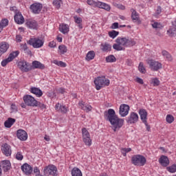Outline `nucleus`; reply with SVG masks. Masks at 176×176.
Listing matches in <instances>:
<instances>
[{"label": "nucleus", "instance_id": "obj_1", "mask_svg": "<svg viewBox=\"0 0 176 176\" xmlns=\"http://www.w3.org/2000/svg\"><path fill=\"white\" fill-rule=\"evenodd\" d=\"M104 116L107 118V120L112 125L113 131H118L122 126H123L124 120L122 118H118L115 110L113 109H109L107 111H105Z\"/></svg>", "mask_w": 176, "mask_h": 176}, {"label": "nucleus", "instance_id": "obj_2", "mask_svg": "<svg viewBox=\"0 0 176 176\" xmlns=\"http://www.w3.org/2000/svg\"><path fill=\"white\" fill-rule=\"evenodd\" d=\"M132 164L141 167L146 164V158L144 155H135L131 157Z\"/></svg>", "mask_w": 176, "mask_h": 176}, {"label": "nucleus", "instance_id": "obj_3", "mask_svg": "<svg viewBox=\"0 0 176 176\" xmlns=\"http://www.w3.org/2000/svg\"><path fill=\"white\" fill-rule=\"evenodd\" d=\"M116 43H114L113 45V49H114V50H117V52H120L122 50H124V47H123L122 46H126L127 38L125 37H118L116 40Z\"/></svg>", "mask_w": 176, "mask_h": 176}, {"label": "nucleus", "instance_id": "obj_4", "mask_svg": "<svg viewBox=\"0 0 176 176\" xmlns=\"http://www.w3.org/2000/svg\"><path fill=\"white\" fill-rule=\"evenodd\" d=\"M94 82L96 85V90H101L102 87L109 86V80H107L105 76H99L95 78Z\"/></svg>", "mask_w": 176, "mask_h": 176}, {"label": "nucleus", "instance_id": "obj_5", "mask_svg": "<svg viewBox=\"0 0 176 176\" xmlns=\"http://www.w3.org/2000/svg\"><path fill=\"white\" fill-rule=\"evenodd\" d=\"M87 3H88L90 6H96V8H100V9H104L107 12L111 10V6L109 5L102 3L101 1H94L93 0H87Z\"/></svg>", "mask_w": 176, "mask_h": 176}, {"label": "nucleus", "instance_id": "obj_6", "mask_svg": "<svg viewBox=\"0 0 176 176\" xmlns=\"http://www.w3.org/2000/svg\"><path fill=\"white\" fill-rule=\"evenodd\" d=\"M147 64H148L149 68L151 69V71L157 72L163 68V65H162L161 63L153 59H148Z\"/></svg>", "mask_w": 176, "mask_h": 176}, {"label": "nucleus", "instance_id": "obj_7", "mask_svg": "<svg viewBox=\"0 0 176 176\" xmlns=\"http://www.w3.org/2000/svg\"><path fill=\"white\" fill-rule=\"evenodd\" d=\"M28 43L32 46L34 49H39L43 46L45 41L43 40L39 39L38 38H30Z\"/></svg>", "mask_w": 176, "mask_h": 176}, {"label": "nucleus", "instance_id": "obj_8", "mask_svg": "<svg viewBox=\"0 0 176 176\" xmlns=\"http://www.w3.org/2000/svg\"><path fill=\"white\" fill-rule=\"evenodd\" d=\"M44 175L57 176V167L54 165H49L43 170Z\"/></svg>", "mask_w": 176, "mask_h": 176}, {"label": "nucleus", "instance_id": "obj_9", "mask_svg": "<svg viewBox=\"0 0 176 176\" xmlns=\"http://www.w3.org/2000/svg\"><path fill=\"white\" fill-rule=\"evenodd\" d=\"M82 134L83 142L85 144V145L90 146V145H91V139L90 138V133H89V131H87L86 128H82Z\"/></svg>", "mask_w": 176, "mask_h": 176}, {"label": "nucleus", "instance_id": "obj_10", "mask_svg": "<svg viewBox=\"0 0 176 176\" xmlns=\"http://www.w3.org/2000/svg\"><path fill=\"white\" fill-rule=\"evenodd\" d=\"M23 101L28 107H35L36 104H37V100H35V98L30 95L24 96Z\"/></svg>", "mask_w": 176, "mask_h": 176}, {"label": "nucleus", "instance_id": "obj_11", "mask_svg": "<svg viewBox=\"0 0 176 176\" xmlns=\"http://www.w3.org/2000/svg\"><path fill=\"white\" fill-rule=\"evenodd\" d=\"M18 67L22 72H30L31 67L30 63L25 60H21L18 63Z\"/></svg>", "mask_w": 176, "mask_h": 176}, {"label": "nucleus", "instance_id": "obj_12", "mask_svg": "<svg viewBox=\"0 0 176 176\" xmlns=\"http://www.w3.org/2000/svg\"><path fill=\"white\" fill-rule=\"evenodd\" d=\"M43 6L39 3H34L30 6V10L32 11V13L34 14H39L42 10Z\"/></svg>", "mask_w": 176, "mask_h": 176}, {"label": "nucleus", "instance_id": "obj_13", "mask_svg": "<svg viewBox=\"0 0 176 176\" xmlns=\"http://www.w3.org/2000/svg\"><path fill=\"white\" fill-rule=\"evenodd\" d=\"M129 111H130V107L129 105L122 104L120 106L119 113L122 118L127 116L129 115Z\"/></svg>", "mask_w": 176, "mask_h": 176}, {"label": "nucleus", "instance_id": "obj_14", "mask_svg": "<svg viewBox=\"0 0 176 176\" xmlns=\"http://www.w3.org/2000/svg\"><path fill=\"white\" fill-rule=\"evenodd\" d=\"M1 152L5 156H10L12 155V147L7 143L1 145Z\"/></svg>", "mask_w": 176, "mask_h": 176}, {"label": "nucleus", "instance_id": "obj_15", "mask_svg": "<svg viewBox=\"0 0 176 176\" xmlns=\"http://www.w3.org/2000/svg\"><path fill=\"white\" fill-rule=\"evenodd\" d=\"M16 137L19 140H21V141H26L27 138H28V134L25 131L19 129L17 131Z\"/></svg>", "mask_w": 176, "mask_h": 176}, {"label": "nucleus", "instance_id": "obj_16", "mask_svg": "<svg viewBox=\"0 0 176 176\" xmlns=\"http://www.w3.org/2000/svg\"><path fill=\"white\" fill-rule=\"evenodd\" d=\"M14 19L16 24H24V21H25L24 16H23V14H21V12H16Z\"/></svg>", "mask_w": 176, "mask_h": 176}, {"label": "nucleus", "instance_id": "obj_17", "mask_svg": "<svg viewBox=\"0 0 176 176\" xmlns=\"http://www.w3.org/2000/svg\"><path fill=\"white\" fill-rule=\"evenodd\" d=\"M1 167H2L3 171L5 173L9 171L12 167V164H10V161L6 160L1 162L0 164Z\"/></svg>", "mask_w": 176, "mask_h": 176}, {"label": "nucleus", "instance_id": "obj_18", "mask_svg": "<svg viewBox=\"0 0 176 176\" xmlns=\"http://www.w3.org/2000/svg\"><path fill=\"white\" fill-rule=\"evenodd\" d=\"M131 19L133 23H137L138 24H141V20H140V14L133 8L131 9Z\"/></svg>", "mask_w": 176, "mask_h": 176}, {"label": "nucleus", "instance_id": "obj_19", "mask_svg": "<svg viewBox=\"0 0 176 176\" xmlns=\"http://www.w3.org/2000/svg\"><path fill=\"white\" fill-rule=\"evenodd\" d=\"M27 27L31 30H37L38 28V22L35 20L28 19L25 23Z\"/></svg>", "mask_w": 176, "mask_h": 176}, {"label": "nucleus", "instance_id": "obj_20", "mask_svg": "<svg viewBox=\"0 0 176 176\" xmlns=\"http://www.w3.org/2000/svg\"><path fill=\"white\" fill-rule=\"evenodd\" d=\"M21 168L26 175H30L32 173V167L28 164H24Z\"/></svg>", "mask_w": 176, "mask_h": 176}, {"label": "nucleus", "instance_id": "obj_21", "mask_svg": "<svg viewBox=\"0 0 176 176\" xmlns=\"http://www.w3.org/2000/svg\"><path fill=\"white\" fill-rule=\"evenodd\" d=\"M159 163H160L163 167H167V166L170 164V160L167 156L162 155L159 159Z\"/></svg>", "mask_w": 176, "mask_h": 176}, {"label": "nucleus", "instance_id": "obj_22", "mask_svg": "<svg viewBox=\"0 0 176 176\" xmlns=\"http://www.w3.org/2000/svg\"><path fill=\"white\" fill-rule=\"evenodd\" d=\"M139 115H140L141 120L143 123H146L148 119V112L146 110L142 109L139 111Z\"/></svg>", "mask_w": 176, "mask_h": 176}, {"label": "nucleus", "instance_id": "obj_23", "mask_svg": "<svg viewBox=\"0 0 176 176\" xmlns=\"http://www.w3.org/2000/svg\"><path fill=\"white\" fill-rule=\"evenodd\" d=\"M128 123H135L138 122V114L133 112L130 114V116L127 119Z\"/></svg>", "mask_w": 176, "mask_h": 176}, {"label": "nucleus", "instance_id": "obj_24", "mask_svg": "<svg viewBox=\"0 0 176 176\" xmlns=\"http://www.w3.org/2000/svg\"><path fill=\"white\" fill-rule=\"evenodd\" d=\"M8 49H9V44L6 42H2L0 44V57L3 54V53H6V52H8Z\"/></svg>", "mask_w": 176, "mask_h": 176}, {"label": "nucleus", "instance_id": "obj_25", "mask_svg": "<svg viewBox=\"0 0 176 176\" xmlns=\"http://www.w3.org/2000/svg\"><path fill=\"white\" fill-rule=\"evenodd\" d=\"M14 123H16V119L9 118H8L7 120L5 121L4 126L7 129H10V127H12V126H13V124H14Z\"/></svg>", "mask_w": 176, "mask_h": 176}, {"label": "nucleus", "instance_id": "obj_26", "mask_svg": "<svg viewBox=\"0 0 176 176\" xmlns=\"http://www.w3.org/2000/svg\"><path fill=\"white\" fill-rule=\"evenodd\" d=\"M30 92L32 93L33 94H35L36 97H42L43 95V93L42 92V90L37 87H32L30 88Z\"/></svg>", "mask_w": 176, "mask_h": 176}, {"label": "nucleus", "instance_id": "obj_27", "mask_svg": "<svg viewBox=\"0 0 176 176\" xmlns=\"http://www.w3.org/2000/svg\"><path fill=\"white\" fill-rule=\"evenodd\" d=\"M59 31L62 32V34H68L69 32V26L67 24H60L59 25Z\"/></svg>", "mask_w": 176, "mask_h": 176}, {"label": "nucleus", "instance_id": "obj_28", "mask_svg": "<svg viewBox=\"0 0 176 176\" xmlns=\"http://www.w3.org/2000/svg\"><path fill=\"white\" fill-rule=\"evenodd\" d=\"M55 109L56 111H60L62 113H67V112H68V109L66 108V107L61 105L60 103L56 104Z\"/></svg>", "mask_w": 176, "mask_h": 176}, {"label": "nucleus", "instance_id": "obj_29", "mask_svg": "<svg viewBox=\"0 0 176 176\" xmlns=\"http://www.w3.org/2000/svg\"><path fill=\"white\" fill-rule=\"evenodd\" d=\"M32 67L34 69H45V65L42 64L38 60H34L32 62Z\"/></svg>", "mask_w": 176, "mask_h": 176}, {"label": "nucleus", "instance_id": "obj_30", "mask_svg": "<svg viewBox=\"0 0 176 176\" xmlns=\"http://www.w3.org/2000/svg\"><path fill=\"white\" fill-rule=\"evenodd\" d=\"M101 50L102 52H111V50L112 49V46L109 43H102L101 44Z\"/></svg>", "mask_w": 176, "mask_h": 176}, {"label": "nucleus", "instance_id": "obj_31", "mask_svg": "<svg viewBox=\"0 0 176 176\" xmlns=\"http://www.w3.org/2000/svg\"><path fill=\"white\" fill-rule=\"evenodd\" d=\"M8 25L9 21L8 19H2L0 22V32H2V31H3V28H5V27H8Z\"/></svg>", "mask_w": 176, "mask_h": 176}, {"label": "nucleus", "instance_id": "obj_32", "mask_svg": "<svg viewBox=\"0 0 176 176\" xmlns=\"http://www.w3.org/2000/svg\"><path fill=\"white\" fill-rule=\"evenodd\" d=\"M19 54H20V52L19 51H14L11 52L8 57V60H10V61H13L14 58H16V57H17Z\"/></svg>", "mask_w": 176, "mask_h": 176}, {"label": "nucleus", "instance_id": "obj_33", "mask_svg": "<svg viewBox=\"0 0 176 176\" xmlns=\"http://www.w3.org/2000/svg\"><path fill=\"white\" fill-rule=\"evenodd\" d=\"M72 176H82V171L80 169L75 167L72 170Z\"/></svg>", "mask_w": 176, "mask_h": 176}, {"label": "nucleus", "instance_id": "obj_34", "mask_svg": "<svg viewBox=\"0 0 176 176\" xmlns=\"http://www.w3.org/2000/svg\"><path fill=\"white\" fill-rule=\"evenodd\" d=\"M162 54L168 61H173V56H171V54L168 52L163 50Z\"/></svg>", "mask_w": 176, "mask_h": 176}, {"label": "nucleus", "instance_id": "obj_35", "mask_svg": "<svg viewBox=\"0 0 176 176\" xmlns=\"http://www.w3.org/2000/svg\"><path fill=\"white\" fill-rule=\"evenodd\" d=\"M94 57H96V53L94 51H90L87 54L86 60L90 61V60H93Z\"/></svg>", "mask_w": 176, "mask_h": 176}, {"label": "nucleus", "instance_id": "obj_36", "mask_svg": "<svg viewBox=\"0 0 176 176\" xmlns=\"http://www.w3.org/2000/svg\"><path fill=\"white\" fill-rule=\"evenodd\" d=\"M167 33L170 37L176 36V28H170L167 30Z\"/></svg>", "mask_w": 176, "mask_h": 176}, {"label": "nucleus", "instance_id": "obj_37", "mask_svg": "<svg viewBox=\"0 0 176 176\" xmlns=\"http://www.w3.org/2000/svg\"><path fill=\"white\" fill-rule=\"evenodd\" d=\"M58 50H59L60 54H65V53H67V52H68V49H67V46H65L64 45H59Z\"/></svg>", "mask_w": 176, "mask_h": 176}, {"label": "nucleus", "instance_id": "obj_38", "mask_svg": "<svg viewBox=\"0 0 176 176\" xmlns=\"http://www.w3.org/2000/svg\"><path fill=\"white\" fill-rule=\"evenodd\" d=\"M119 35V32H117L116 30H112L111 32H109V36L110 38H112V39H115L116 37H117Z\"/></svg>", "mask_w": 176, "mask_h": 176}, {"label": "nucleus", "instance_id": "obj_39", "mask_svg": "<svg viewBox=\"0 0 176 176\" xmlns=\"http://www.w3.org/2000/svg\"><path fill=\"white\" fill-rule=\"evenodd\" d=\"M61 3H63V1L61 0H54L53 1V5L56 9L61 8Z\"/></svg>", "mask_w": 176, "mask_h": 176}, {"label": "nucleus", "instance_id": "obj_40", "mask_svg": "<svg viewBox=\"0 0 176 176\" xmlns=\"http://www.w3.org/2000/svg\"><path fill=\"white\" fill-rule=\"evenodd\" d=\"M120 151L123 156L126 157L127 155V153H129V152H131V148H121Z\"/></svg>", "mask_w": 176, "mask_h": 176}, {"label": "nucleus", "instance_id": "obj_41", "mask_svg": "<svg viewBox=\"0 0 176 176\" xmlns=\"http://www.w3.org/2000/svg\"><path fill=\"white\" fill-rule=\"evenodd\" d=\"M54 64H56V65H58V67H62L63 68L67 67V63H65L63 61L58 60H54Z\"/></svg>", "mask_w": 176, "mask_h": 176}, {"label": "nucleus", "instance_id": "obj_42", "mask_svg": "<svg viewBox=\"0 0 176 176\" xmlns=\"http://www.w3.org/2000/svg\"><path fill=\"white\" fill-rule=\"evenodd\" d=\"M107 63H115L116 61V58L113 55H109L106 57Z\"/></svg>", "mask_w": 176, "mask_h": 176}, {"label": "nucleus", "instance_id": "obj_43", "mask_svg": "<svg viewBox=\"0 0 176 176\" xmlns=\"http://www.w3.org/2000/svg\"><path fill=\"white\" fill-rule=\"evenodd\" d=\"M82 106H81L82 109H83V111H86V112H90V111H91V109H93V107L91 105H85L83 104H82Z\"/></svg>", "mask_w": 176, "mask_h": 176}, {"label": "nucleus", "instance_id": "obj_44", "mask_svg": "<svg viewBox=\"0 0 176 176\" xmlns=\"http://www.w3.org/2000/svg\"><path fill=\"white\" fill-rule=\"evenodd\" d=\"M166 120L167 123L171 124L173 122H174V116L172 115L168 114L166 118Z\"/></svg>", "mask_w": 176, "mask_h": 176}, {"label": "nucleus", "instance_id": "obj_45", "mask_svg": "<svg viewBox=\"0 0 176 176\" xmlns=\"http://www.w3.org/2000/svg\"><path fill=\"white\" fill-rule=\"evenodd\" d=\"M34 107H38V108H40V109H46V104L41 103V102H38L37 100V104H36V105Z\"/></svg>", "mask_w": 176, "mask_h": 176}, {"label": "nucleus", "instance_id": "obj_46", "mask_svg": "<svg viewBox=\"0 0 176 176\" xmlns=\"http://www.w3.org/2000/svg\"><path fill=\"white\" fill-rule=\"evenodd\" d=\"M168 171H169V173H175L176 172V164H173L170 166H168L166 168Z\"/></svg>", "mask_w": 176, "mask_h": 176}, {"label": "nucleus", "instance_id": "obj_47", "mask_svg": "<svg viewBox=\"0 0 176 176\" xmlns=\"http://www.w3.org/2000/svg\"><path fill=\"white\" fill-rule=\"evenodd\" d=\"M135 41L132 38H127L126 46H134L135 45Z\"/></svg>", "mask_w": 176, "mask_h": 176}, {"label": "nucleus", "instance_id": "obj_48", "mask_svg": "<svg viewBox=\"0 0 176 176\" xmlns=\"http://www.w3.org/2000/svg\"><path fill=\"white\" fill-rule=\"evenodd\" d=\"M12 62L9 58L4 59L1 61V66L2 67H6L9 63Z\"/></svg>", "mask_w": 176, "mask_h": 176}, {"label": "nucleus", "instance_id": "obj_49", "mask_svg": "<svg viewBox=\"0 0 176 176\" xmlns=\"http://www.w3.org/2000/svg\"><path fill=\"white\" fill-rule=\"evenodd\" d=\"M139 71L141 74H145V67H144V63H140L139 65Z\"/></svg>", "mask_w": 176, "mask_h": 176}, {"label": "nucleus", "instance_id": "obj_50", "mask_svg": "<svg viewBox=\"0 0 176 176\" xmlns=\"http://www.w3.org/2000/svg\"><path fill=\"white\" fill-rule=\"evenodd\" d=\"M152 83L153 86H159L160 85V81L157 78H155L152 79Z\"/></svg>", "mask_w": 176, "mask_h": 176}, {"label": "nucleus", "instance_id": "obj_51", "mask_svg": "<svg viewBox=\"0 0 176 176\" xmlns=\"http://www.w3.org/2000/svg\"><path fill=\"white\" fill-rule=\"evenodd\" d=\"M16 160H22L24 159V156H23V153L21 152H18L16 155Z\"/></svg>", "mask_w": 176, "mask_h": 176}, {"label": "nucleus", "instance_id": "obj_52", "mask_svg": "<svg viewBox=\"0 0 176 176\" xmlns=\"http://www.w3.org/2000/svg\"><path fill=\"white\" fill-rule=\"evenodd\" d=\"M160 13H162V7L157 6L156 12L155 13V16H159V14H160Z\"/></svg>", "mask_w": 176, "mask_h": 176}, {"label": "nucleus", "instance_id": "obj_53", "mask_svg": "<svg viewBox=\"0 0 176 176\" xmlns=\"http://www.w3.org/2000/svg\"><path fill=\"white\" fill-rule=\"evenodd\" d=\"M74 20L75 23H76L77 24H80V23H82V18L80 17L74 16Z\"/></svg>", "mask_w": 176, "mask_h": 176}, {"label": "nucleus", "instance_id": "obj_54", "mask_svg": "<svg viewBox=\"0 0 176 176\" xmlns=\"http://www.w3.org/2000/svg\"><path fill=\"white\" fill-rule=\"evenodd\" d=\"M112 30H116V28H119V23L118 22L113 23L111 26Z\"/></svg>", "mask_w": 176, "mask_h": 176}, {"label": "nucleus", "instance_id": "obj_55", "mask_svg": "<svg viewBox=\"0 0 176 176\" xmlns=\"http://www.w3.org/2000/svg\"><path fill=\"white\" fill-rule=\"evenodd\" d=\"M11 109H12V112H17V106H16V104H12Z\"/></svg>", "mask_w": 176, "mask_h": 176}, {"label": "nucleus", "instance_id": "obj_56", "mask_svg": "<svg viewBox=\"0 0 176 176\" xmlns=\"http://www.w3.org/2000/svg\"><path fill=\"white\" fill-rule=\"evenodd\" d=\"M136 82L138 83H140V85H144V80H142V78H141L140 77L136 78Z\"/></svg>", "mask_w": 176, "mask_h": 176}, {"label": "nucleus", "instance_id": "obj_57", "mask_svg": "<svg viewBox=\"0 0 176 176\" xmlns=\"http://www.w3.org/2000/svg\"><path fill=\"white\" fill-rule=\"evenodd\" d=\"M28 48V47L27 46L26 43L21 44V50H23V52L27 50Z\"/></svg>", "mask_w": 176, "mask_h": 176}, {"label": "nucleus", "instance_id": "obj_58", "mask_svg": "<svg viewBox=\"0 0 176 176\" xmlns=\"http://www.w3.org/2000/svg\"><path fill=\"white\" fill-rule=\"evenodd\" d=\"M34 174H36V175H38V174H41V170H39V168H38V167H34Z\"/></svg>", "mask_w": 176, "mask_h": 176}, {"label": "nucleus", "instance_id": "obj_59", "mask_svg": "<svg viewBox=\"0 0 176 176\" xmlns=\"http://www.w3.org/2000/svg\"><path fill=\"white\" fill-rule=\"evenodd\" d=\"M48 46L52 48L56 47V42L54 41L50 42Z\"/></svg>", "mask_w": 176, "mask_h": 176}, {"label": "nucleus", "instance_id": "obj_60", "mask_svg": "<svg viewBox=\"0 0 176 176\" xmlns=\"http://www.w3.org/2000/svg\"><path fill=\"white\" fill-rule=\"evenodd\" d=\"M159 25H160V24L157 22H155L152 24L153 28H160Z\"/></svg>", "mask_w": 176, "mask_h": 176}, {"label": "nucleus", "instance_id": "obj_61", "mask_svg": "<svg viewBox=\"0 0 176 176\" xmlns=\"http://www.w3.org/2000/svg\"><path fill=\"white\" fill-rule=\"evenodd\" d=\"M16 42H18L19 43H20V42H21V36H20V35H16Z\"/></svg>", "mask_w": 176, "mask_h": 176}, {"label": "nucleus", "instance_id": "obj_62", "mask_svg": "<svg viewBox=\"0 0 176 176\" xmlns=\"http://www.w3.org/2000/svg\"><path fill=\"white\" fill-rule=\"evenodd\" d=\"M144 124L146 127L147 131H151V126H149V124H148V121H146V123H144Z\"/></svg>", "mask_w": 176, "mask_h": 176}, {"label": "nucleus", "instance_id": "obj_63", "mask_svg": "<svg viewBox=\"0 0 176 176\" xmlns=\"http://www.w3.org/2000/svg\"><path fill=\"white\" fill-rule=\"evenodd\" d=\"M25 53H27L29 56H32V52H31V50H30L28 48L25 50Z\"/></svg>", "mask_w": 176, "mask_h": 176}, {"label": "nucleus", "instance_id": "obj_64", "mask_svg": "<svg viewBox=\"0 0 176 176\" xmlns=\"http://www.w3.org/2000/svg\"><path fill=\"white\" fill-rule=\"evenodd\" d=\"M10 9L12 11L15 12V14L16 12H20V11L17 10V8H16V7H11Z\"/></svg>", "mask_w": 176, "mask_h": 176}]
</instances>
